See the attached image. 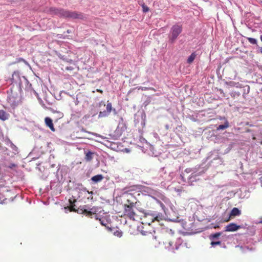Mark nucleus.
I'll return each mask as SVG.
<instances>
[{"label":"nucleus","instance_id":"nucleus-24","mask_svg":"<svg viewBox=\"0 0 262 262\" xmlns=\"http://www.w3.org/2000/svg\"><path fill=\"white\" fill-rule=\"evenodd\" d=\"M228 84L229 86L232 87L242 88V84H239L238 82H235L234 81H230Z\"/></svg>","mask_w":262,"mask_h":262},{"label":"nucleus","instance_id":"nucleus-38","mask_svg":"<svg viewBox=\"0 0 262 262\" xmlns=\"http://www.w3.org/2000/svg\"><path fill=\"white\" fill-rule=\"evenodd\" d=\"M157 202L160 204V206H161V207L162 208H164V207L165 206L163 204V203H162L161 202L159 201H158L157 200Z\"/></svg>","mask_w":262,"mask_h":262},{"label":"nucleus","instance_id":"nucleus-34","mask_svg":"<svg viewBox=\"0 0 262 262\" xmlns=\"http://www.w3.org/2000/svg\"><path fill=\"white\" fill-rule=\"evenodd\" d=\"M141 185H135V186H133L132 187V189L130 190H137V189H140L141 188Z\"/></svg>","mask_w":262,"mask_h":262},{"label":"nucleus","instance_id":"nucleus-10","mask_svg":"<svg viewBox=\"0 0 262 262\" xmlns=\"http://www.w3.org/2000/svg\"><path fill=\"white\" fill-rule=\"evenodd\" d=\"M225 231L234 232L242 228V226L232 223L226 226Z\"/></svg>","mask_w":262,"mask_h":262},{"label":"nucleus","instance_id":"nucleus-16","mask_svg":"<svg viewBox=\"0 0 262 262\" xmlns=\"http://www.w3.org/2000/svg\"><path fill=\"white\" fill-rule=\"evenodd\" d=\"M124 131V128L123 127H120L119 126H118L114 132V136H115L116 138H119L122 135V134Z\"/></svg>","mask_w":262,"mask_h":262},{"label":"nucleus","instance_id":"nucleus-26","mask_svg":"<svg viewBox=\"0 0 262 262\" xmlns=\"http://www.w3.org/2000/svg\"><path fill=\"white\" fill-rule=\"evenodd\" d=\"M12 150L13 153L15 155L18 154V149L16 145H15L13 143L10 146Z\"/></svg>","mask_w":262,"mask_h":262},{"label":"nucleus","instance_id":"nucleus-1","mask_svg":"<svg viewBox=\"0 0 262 262\" xmlns=\"http://www.w3.org/2000/svg\"><path fill=\"white\" fill-rule=\"evenodd\" d=\"M49 12L51 14L56 15L64 18L83 19L85 18L84 15L82 13L71 11L62 8L51 7L49 9Z\"/></svg>","mask_w":262,"mask_h":262},{"label":"nucleus","instance_id":"nucleus-43","mask_svg":"<svg viewBox=\"0 0 262 262\" xmlns=\"http://www.w3.org/2000/svg\"><path fill=\"white\" fill-rule=\"evenodd\" d=\"M259 52L262 54V47H258Z\"/></svg>","mask_w":262,"mask_h":262},{"label":"nucleus","instance_id":"nucleus-15","mask_svg":"<svg viewBox=\"0 0 262 262\" xmlns=\"http://www.w3.org/2000/svg\"><path fill=\"white\" fill-rule=\"evenodd\" d=\"M242 213L241 210H240L238 208L234 207L233 208L230 213V217H234L237 216H239Z\"/></svg>","mask_w":262,"mask_h":262},{"label":"nucleus","instance_id":"nucleus-52","mask_svg":"<svg viewBox=\"0 0 262 262\" xmlns=\"http://www.w3.org/2000/svg\"><path fill=\"white\" fill-rule=\"evenodd\" d=\"M54 166H55L54 164H53V165H51L52 167H54Z\"/></svg>","mask_w":262,"mask_h":262},{"label":"nucleus","instance_id":"nucleus-4","mask_svg":"<svg viewBox=\"0 0 262 262\" xmlns=\"http://www.w3.org/2000/svg\"><path fill=\"white\" fill-rule=\"evenodd\" d=\"M203 166V165H199V169L194 171V172H192L190 176L187 177V182L189 185H192V182L199 180V177L206 171L207 168Z\"/></svg>","mask_w":262,"mask_h":262},{"label":"nucleus","instance_id":"nucleus-5","mask_svg":"<svg viewBox=\"0 0 262 262\" xmlns=\"http://www.w3.org/2000/svg\"><path fill=\"white\" fill-rule=\"evenodd\" d=\"M182 242L183 241L181 237H178L174 244L175 248L173 245V242L172 241L168 242V245L165 246L166 248L168 249V250L173 252L174 249L178 250L179 249V246L182 244Z\"/></svg>","mask_w":262,"mask_h":262},{"label":"nucleus","instance_id":"nucleus-45","mask_svg":"<svg viewBox=\"0 0 262 262\" xmlns=\"http://www.w3.org/2000/svg\"><path fill=\"white\" fill-rule=\"evenodd\" d=\"M59 168H58V169H57V171L56 172V176H57V177H58V172L59 171Z\"/></svg>","mask_w":262,"mask_h":262},{"label":"nucleus","instance_id":"nucleus-48","mask_svg":"<svg viewBox=\"0 0 262 262\" xmlns=\"http://www.w3.org/2000/svg\"><path fill=\"white\" fill-rule=\"evenodd\" d=\"M19 88L21 89V82H19Z\"/></svg>","mask_w":262,"mask_h":262},{"label":"nucleus","instance_id":"nucleus-53","mask_svg":"<svg viewBox=\"0 0 262 262\" xmlns=\"http://www.w3.org/2000/svg\"><path fill=\"white\" fill-rule=\"evenodd\" d=\"M224 248H226V246L224 245V246H223Z\"/></svg>","mask_w":262,"mask_h":262},{"label":"nucleus","instance_id":"nucleus-27","mask_svg":"<svg viewBox=\"0 0 262 262\" xmlns=\"http://www.w3.org/2000/svg\"><path fill=\"white\" fill-rule=\"evenodd\" d=\"M247 39L250 43L252 45H257V41L256 39L251 37H248Z\"/></svg>","mask_w":262,"mask_h":262},{"label":"nucleus","instance_id":"nucleus-32","mask_svg":"<svg viewBox=\"0 0 262 262\" xmlns=\"http://www.w3.org/2000/svg\"><path fill=\"white\" fill-rule=\"evenodd\" d=\"M5 144L9 147L13 144L12 142L9 138H6L5 140Z\"/></svg>","mask_w":262,"mask_h":262},{"label":"nucleus","instance_id":"nucleus-35","mask_svg":"<svg viewBox=\"0 0 262 262\" xmlns=\"http://www.w3.org/2000/svg\"><path fill=\"white\" fill-rule=\"evenodd\" d=\"M166 232H167V233H168V234L171 235H173L174 234V231L172 229H166Z\"/></svg>","mask_w":262,"mask_h":262},{"label":"nucleus","instance_id":"nucleus-9","mask_svg":"<svg viewBox=\"0 0 262 262\" xmlns=\"http://www.w3.org/2000/svg\"><path fill=\"white\" fill-rule=\"evenodd\" d=\"M112 110V103L111 102H108L106 105V110L104 111H100L99 112L98 115L99 118L107 117L110 114Z\"/></svg>","mask_w":262,"mask_h":262},{"label":"nucleus","instance_id":"nucleus-22","mask_svg":"<svg viewBox=\"0 0 262 262\" xmlns=\"http://www.w3.org/2000/svg\"><path fill=\"white\" fill-rule=\"evenodd\" d=\"M196 55L195 52L192 53L188 57L187 59V63L189 64L191 63L194 60L195 58L196 57Z\"/></svg>","mask_w":262,"mask_h":262},{"label":"nucleus","instance_id":"nucleus-23","mask_svg":"<svg viewBox=\"0 0 262 262\" xmlns=\"http://www.w3.org/2000/svg\"><path fill=\"white\" fill-rule=\"evenodd\" d=\"M95 219L96 220H98L100 221V224L103 226H105L107 224V221L103 217L99 218L98 215H95Z\"/></svg>","mask_w":262,"mask_h":262},{"label":"nucleus","instance_id":"nucleus-3","mask_svg":"<svg viewBox=\"0 0 262 262\" xmlns=\"http://www.w3.org/2000/svg\"><path fill=\"white\" fill-rule=\"evenodd\" d=\"M141 212L144 213V217L148 220H150L151 222H146L148 225L151 223L157 222H159L162 219V215L159 213H157L152 211L141 210Z\"/></svg>","mask_w":262,"mask_h":262},{"label":"nucleus","instance_id":"nucleus-36","mask_svg":"<svg viewBox=\"0 0 262 262\" xmlns=\"http://www.w3.org/2000/svg\"><path fill=\"white\" fill-rule=\"evenodd\" d=\"M16 164H14V163H11L10 164H9V165L8 166H6V167L7 168H9L10 169H13L14 168V167H16Z\"/></svg>","mask_w":262,"mask_h":262},{"label":"nucleus","instance_id":"nucleus-21","mask_svg":"<svg viewBox=\"0 0 262 262\" xmlns=\"http://www.w3.org/2000/svg\"><path fill=\"white\" fill-rule=\"evenodd\" d=\"M222 234V232H216L214 234H211L209 235V239L211 241H213L215 239H217Z\"/></svg>","mask_w":262,"mask_h":262},{"label":"nucleus","instance_id":"nucleus-7","mask_svg":"<svg viewBox=\"0 0 262 262\" xmlns=\"http://www.w3.org/2000/svg\"><path fill=\"white\" fill-rule=\"evenodd\" d=\"M101 208L97 207H93L91 208H90L86 205H85L83 207V211L87 215H97V212H100L101 211Z\"/></svg>","mask_w":262,"mask_h":262},{"label":"nucleus","instance_id":"nucleus-47","mask_svg":"<svg viewBox=\"0 0 262 262\" xmlns=\"http://www.w3.org/2000/svg\"><path fill=\"white\" fill-rule=\"evenodd\" d=\"M260 183H261V187H262V177H261V178H260Z\"/></svg>","mask_w":262,"mask_h":262},{"label":"nucleus","instance_id":"nucleus-11","mask_svg":"<svg viewBox=\"0 0 262 262\" xmlns=\"http://www.w3.org/2000/svg\"><path fill=\"white\" fill-rule=\"evenodd\" d=\"M198 169H199V166L195 167H194V168H186L184 172H182V174L180 176L181 178H182V180L184 182H186L187 181H186V180L185 178V173H186L187 174L191 173V174L192 172H194V171H196Z\"/></svg>","mask_w":262,"mask_h":262},{"label":"nucleus","instance_id":"nucleus-30","mask_svg":"<svg viewBox=\"0 0 262 262\" xmlns=\"http://www.w3.org/2000/svg\"><path fill=\"white\" fill-rule=\"evenodd\" d=\"M141 118L142 121L141 122V125L144 126L145 125V113H143L141 115Z\"/></svg>","mask_w":262,"mask_h":262},{"label":"nucleus","instance_id":"nucleus-49","mask_svg":"<svg viewBox=\"0 0 262 262\" xmlns=\"http://www.w3.org/2000/svg\"><path fill=\"white\" fill-rule=\"evenodd\" d=\"M260 39L261 41H262V35H260Z\"/></svg>","mask_w":262,"mask_h":262},{"label":"nucleus","instance_id":"nucleus-20","mask_svg":"<svg viewBox=\"0 0 262 262\" xmlns=\"http://www.w3.org/2000/svg\"><path fill=\"white\" fill-rule=\"evenodd\" d=\"M94 154V152H92L91 151H89L88 152L86 153L85 159L86 161H91L93 158V155Z\"/></svg>","mask_w":262,"mask_h":262},{"label":"nucleus","instance_id":"nucleus-8","mask_svg":"<svg viewBox=\"0 0 262 262\" xmlns=\"http://www.w3.org/2000/svg\"><path fill=\"white\" fill-rule=\"evenodd\" d=\"M75 189L78 191L79 198L82 197V194H84V196H86L87 194L90 193V192L86 190V188L80 183L76 184Z\"/></svg>","mask_w":262,"mask_h":262},{"label":"nucleus","instance_id":"nucleus-37","mask_svg":"<svg viewBox=\"0 0 262 262\" xmlns=\"http://www.w3.org/2000/svg\"><path fill=\"white\" fill-rule=\"evenodd\" d=\"M157 202L160 204V206H161V207L162 208H164V207L165 206L163 204V203H162L161 202L159 201H158L157 200Z\"/></svg>","mask_w":262,"mask_h":262},{"label":"nucleus","instance_id":"nucleus-2","mask_svg":"<svg viewBox=\"0 0 262 262\" xmlns=\"http://www.w3.org/2000/svg\"><path fill=\"white\" fill-rule=\"evenodd\" d=\"M183 31L182 25L177 23L173 25L169 31L168 35V42L170 44H173L178 39L180 34Z\"/></svg>","mask_w":262,"mask_h":262},{"label":"nucleus","instance_id":"nucleus-44","mask_svg":"<svg viewBox=\"0 0 262 262\" xmlns=\"http://www.w3.org/2000/svg\"><path fill=\"white\" fill-rule=\"evenodd\" d=\"M67 33H68V34H70V33H72V30H68L67 31Z\"/></svg>","mask_w":262,"mask_h":262},{"label":"nucleus","instance_id":"nucleus-6","mask_svg":"<svg viewBox=\"0 0 262 262\" xmlns=\"http://www.w3.org/2000/svg\"><path fill=\"white\" fill-rule=\"evenodd\" d=\"M134 204L133 203H129V205H124V212L130 219L135 220L134 216L135 215V212L133 210V207Z\"/></svg>","mask_w":262,"mask_h":262},{"label":"nucleus","instance_id":"nucleus-42","mask_svg":"<svg viewBox=\"0 0 262 262\" xmlns=\"http://www.w3.org/2000/svg\"><path fill=\"white\" fill-rule=\"evenodd\" d=\"M101 105H103V106H105V103H104V102H101L100 103V106H101Z\"/></svg>","mask_w":262,"mask_h":262},{"label":"nucleus","instance_id":"nucleus-46","mask_svg":"<svg viewBox=\"0 0 262 262\" xmlns=\"http://www.w3.org/2000/svg\"><path fill=\"white\" fill-rule=\"evenodd\" d=\"M113 112H114L115 114H116L117 113L116 111V110L115 108L113 109Z\"/></svg>","mask_w":262,"mask_h":262},{"label":"nucleus","instance_id":"nucleus-17","mask_svg":"<svg viewBox=\"0 0 262 262\" xmlns=\"http://www.w3.org/2000/svg\"><path fill=\"white\" fill-rule=\"evenodd\" d=\"M103 176L102 174H100L93 176L91 178V180L95 183H97L99 182H101L103 180Z\"/></svg>","mask_w":262,"mask_h":262},{"label":"nucleus","instance_id":"nucleus-51","mask_svg":"<svg viewBox=\"0 0 262 262\" xmlns=\"http://www.w3.org/2000/svg\"><path fill=\"white\" fill-rule=\"evenodd\" d=\"M166 128L167 129H168V125H166Z\"/></svg>","mask_w":262,"mask_h":262},{"label":"nucleus","instance_id":"nucleus-39","mask_svg":"<svg viewBox=\"0 0 262 262\" xmlns=\"http://www.w3.org/2000/svg\"><path fill=\"white\" fill-rule=\"evenodd\" d=\"M64 210L65 211V212L67 213L68 211L70 210V209L68 207H67L64 208Z\"/></svg>","mask_w":262,"mask_h":262},{"label":"nucleus","instance_id":"nucleus-14","mask_svg":"<svg viewBox=\"0 0 262 262\" xmlns=\"http://www.w3.org/2000/svg\"><path fill=\"white\" fill-rule=\"evenodd\" d=\"M45 123L46 125L48 126L52 131H55L52 120L50 118L46 117L45 118Z\"/></svg>","mask_w":262,"mask_h":262},{"label":"nucleus","instance_id":"nucleus-40","mask_svg":"<svg viewBox=\"0 0 262 262\" xmlns=\"http://www.w3.org/2000/svg\"><path fill=\"white\" fill-rule=\"evenodd\" d=\"M18 61H24V62L27 63V61H26L25 59H24L23 58H19L18 59Z\"/></svg>","mask_w":262,"mask_h":262},{"label":"nucleus","instance_id":"nucleus-19","mask_svg":"<svg viewBox=\"0 0 262 262\" xmlns=\"http://www.w3.org/2000/svg\"><path fill=\"white\" fill-rule=\"evenodd\" d=\"M9 115L4 110H0V119L5 121L8 119Z\"/></svg>","mask_w":262,"mask_h":262},{"label":"nucleus","instance_id":"nucleus-28","mask_svg":"<svg viewBox=\"0 0 262 262\" xmlns=\"http://www.w3.org/2000/svg\"><path fill=\"white\" fill-rule=\"evenodd\" d=\"M222 244L221 241H211L210 244L212 247H214L216 245H221Z\"/></svg>","mask_w":262,"mask_h":262},{"label":"nucleus","instance_id":"nucleus-33","mask_svg":"<svg viewBox=\"0 0 262 262\" xmlns=\"http://www.w3.org/2000/svg\"><path fill=\"white\" fill-rule=\"evenodd\" d=\"M240 95H241L240 92H235V91L232 92L231 94V96H233V97H235V96L238 97V96H240Z\"/></svg>","mask_w":262,"mask_h":262},{"label":"nucleus","instance_id":"nucleus-54","mask_svg":"<svg viewBox=\"0 0 262 262\" xmlns=\"http://www.w3.org/2000/svg\"><path fill=\"white\" fill-rule=\"evenodd\" d=\"M261 91L262 92V88H261Z\"/></svg>","mask_w":262,"mask_h":262},{"label":"nucleus","instance_id":"nucleus-12","mask_svg":"<svg viewBox=\"0 0 262 262\" xmlns=\"http://www.w3.org/2000/svg\"><path fill=\"white\" fill-rule=\"evenodd\" d=\"M220 120H224V123L223 124L219 125L216 127L217 130H224L229 127V123L228 121L225 117H220Z\"/></svg>","mask_w":262,"mask_h":262},{"label":"nucleus","instance_id":"nucleus-18","mask_svg":"<svg viewBox=\"0 0 262 262\" xmlns=\"http://www.w3.org/2000/svg\"><path fill=\"white\" fill-rule=\"evenodd\" d=\"M241 88H243V96L245 98L246 95L249 94L250 88L248 85H246L243 86H242Z\"/></svg>","mask_w":262,"mask_h":262},{"label":"nucleus","instance_id":"nucleus-50","mask_svg":"<svg viewBox=\"0 0 262 262\" xmlns=\"http://www.w3.org/2000/svg\"><path fill=\"white\" fill-rule=\"evenodd\" d=\"M259 223H261L262 224V219H261V220L259 222Z\"/></svg>","mask_w":262,"mask_h":262},{"label":"nucleus","instance_id":"nucleus-41","mask_svg":"<svg viewBox=\"0 0 262 262\" xmlns=\"http://www.w3.org/2000/svg\"><path fill=\"white\" fill-rule=\"evenodd\" d=\"M66 69H67V70H73V67H67L66 68Z\"/></svg>","mask_w":262,"mask_h":262},{"label":"nucleus","instance_id":"nucleus-13","mask_svg":"<svg viewBox=\"0 0 262 262\" xmlns=\"http://www.w3.org/2000/svg\"><path fill=\"white\" fill-rule=\"evenodd\" d=\"M10 80L12 83H17L19 80H20L19 74L18 71H14L12 75V78H11Z\"/></svg>","mask_w":262,"mask_h":262},{"label":"nucleus","instance_id":"nucleus-31","mask_svg":"<svg viewBox=\"0 0 262 262\" xmlns=\"http://www.w3.org/2000/svg\"><path fill=\"white\" fill-rule=\"evenodd\" d=\"M114 235L119 237H120L122 236V231H120V230H116L115 232H114Z\"/></svg>","mask_w":262,"mask_h":262},{"label":"nucleus","instance_id":"nucleus-29","mask_svg":"<svg viewBox=\"0 0 262 262\" xmlns=\"http://www.w3.org/2000/svg\"><path fill=\"white\" fill-rule=\"evenodd\" d=\"M141 6H142V9H143V11L145 13L146 12H147L149 11V8L146 6L144 4H143L141 5Z\"/></svg>","mask_w":262,"mask_h":262},{"label":"nucleus","instance_id":"nucleus-25","mask_svg":"<svg viewBox=\"0 0 262 262\" xmlns=\"http://www.w3.org/2000/svg\"><path fill=\"white\" fill-rule=\"evenodd\" d=\"M23 78L24 79L25 82L27 84L26 89L27 90H30L32 86V84L29 82L28 79L25 77L23 76Z\"/></svg>","mask_w":262,"mask_h":262}]
</instances>
